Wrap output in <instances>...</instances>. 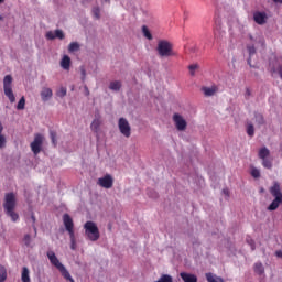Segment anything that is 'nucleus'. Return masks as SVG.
Listing matches in <instances>:
<instances>
[{"instance_id": "1", "label": "nucleus", "mask_w": 282, "mask_h": 282, "mask_svg": "<svg viewBox=\"0 0 282 282\" xmlns=\"http://www.w3.org/2000/svg\"><path fill=\"white\" fill-rule=\"evenodd\" d=\"M3 208L11 221H19V214L14 212V208H17V194L7 193L4 195Z\"/></svg>"}, {"instance_id": "2", "label": "nucleus", "mask_w": 282, "mask_h": 282, "mask_svg": "<svg viewBox=\"0 0 282 282\" xmlns=\"http://www.w3.org/2000/svg\"><path fill=\"white\" fill-rule=\"evenodd\" d=\"M46 257H47L50 263H52L54 265V268H56V270H58V272L62 274V276L66 281L76 282V281H74V278H72V274L69 273L67 268H65L63 262L61 260H58V257H56V253L54 251H47Z\"/></svg>"}, {"instance_id": "3", "label": "nucleus", "mask_w": 282, "mask_h": 282, "mask_svg": "<svg viewBox=\"0 0 282 282\" xmlns=\"http://www.w3.org/2000/svg\"><path fill=\"white\" fill-rule=\"evenodd\" d=\"M155 50L159 58H171L175 56L173 43H171L169 40H159Z\"/></svg>"}, {"instance_id": "4", "label": "nucleus", "mask_w": 282, "mask_h": 282, "mask_svg": "<svg viewBox=\"0 0 282 282\" xmlns=\"http://www.w3.org/2000/svg\"><path fill=\"white\" fill-rule=\"evenodd\" d=\"M269 191H270L272 197H274V199L269 205L268 210H276V208H279V206L282 205L281 184H279V182H274Z\"/></svg>"}, {"instance_id": "5", "label": "nucleus", "mask_w": 282, "mask_h": 282, "mask_svg": "<svg viewBox=\"0 0 282 282\" xmlns=\"http://www.w3.org/2000/svg\"><path fill=\"white\" fill-rule=\"evenodd\" d=\"M85 237L88 241H98L100 239V229L96 223L88 220L84 224Z\"/></svg>"}, {"instance_id": "6", "label": "nucleus", "mask_w": 282, "mask_h": 282, "mask_svg": "<svg viewBox=\"0 0 282 282\" xmlns=\"http://www.w3.org/2000/svg\"><path fill=\"white\" fill-rule=\"evenodd\" d=\"M64 226L69 235L70 239V249L76 250V234L74 232V220H72V217H69L68 214H65L63 216Z\"/></svg>"}, {"instance_id": "7", "label": "nucleus", "mask_w": 282, "mask_h": 282, "mask_svg": "<svg viewBox=\"0 0 282 282\" xmlns=\"http://www.w3.org/2000/svg\"><path fill=\"white\" fill-rule=\"evenodd\" d=\"M3 90L4 95L9 99L10 102H15L17 97H14V93L12 91V76L7 75L3 79Z\"/></svg>"}, {"instance_id": "8", "label": "nucleus", "mask_w": 282, "mask_h": 282, "mask_svg": "<svg viewBox=\"0 0 282 282\" xmlns=\"http://www.w3.org/2000/svg\"><path fill=\"white\" fill-rule=\"evenodd\" d=\"M118 129L123 138H131V123H129V120H127V118H119Z\"/></svg>"}, {"instance_id": "9", "label": "nucleus", "mask_w": 282, "mask_h": 282, "mask_svg": "<svg viewBox=\"0 0 282 282\" xmlns=\"http://www.w3.org/2000/svg\"><path fill=\"white\" fill-rule=\"evenodd\" d=\"M173 121L177 129V131H186V127H188V123L186 122V119L182 117L180 113L173 115Z\"/></svg>"}, {"instance_id": "10", "label": "nucleus", "mask_w": 282, "mask_h": 282, "mask_svg": "<svg viewBox=\"0 0 282 282\" xmlns=\"http://www.w3.org/2000/svg\"><path fill=\"white\" fill-rule=\"evenodd\" d=\"M43 147V135L35 134L33 142L31 143V151L34 155H39L41 153V149Z\"/></svg>"}, {"instance_id": "11", "label": "nucleus", "mask_w": 282, "mask_h": 282, "mask_svg": "<svg viewBox=\"0 0 282 282\" xmlns=\"http://www.w3.org/2000/svg\"><path fill=\"white\" fill-rule=\"evenodd\" d=\"M102 124V117L100 115H95L94 120L90 123V131L96 134V138L100 135V127Z\"/></svg>"}, {"instance_id": "12", "label": "nucleus", "mask_w": 282, "mask_h": 282, "mask_svg": "<svg viewBox=\"0 0 282 282\" xmlns=\"http://www.w3.org/2000/svg\"><path fill=\"white\" fill-rule=\"evenodd\" d=\"M97 184L101 186V188H111L113 186V177L107 174L104 177L98 178Z\"/></svg>"}, {"instance_id": "13", "label": "nucleus", "mask_w": 282, "mask_h": 282, "mask_svg": "<svg viewBox=\"0 0 282 282\" xmlns=\"http://www.w3.org/2000/svg\"><path fill=\"white\" fill-rule=\"evenodd\" d=\"M250 40L252 41L253 45H256V47H265V37H263V35L256 33L250 35Z\"/></svg>"}, {"instance_id": "14", "label": "nucleus", "mask_w": 282, "mask_h": 282, "mask_svg": "<svg viewBox=\"0 0 282 282\" xmlns=\"http://www.w3.org/2000/svg\"><path fill=\"white\" fill-rule=\"evenodd\" d=\"M253 21H256L258 25H265L268 22V14L265 12L257 11L253 13Z\"/></svg>"}, {"instance_id": "15", "label": "nucleus", "mask_w": 282, "mask_h": 282, "mask_svg": "<svg viewBox=\"0 0 282 282\" xmlns=\"http://www.w3.org/2000/svg\"><path fill=\"white\" fill-rule=\"evenodd\" d=\"M40 96L43 102H47L52 100V96H54V93L52 91V88L44 87L42 88Z\"/></svg>"}, {"instance_id": "16", "label": "nucleus", "mask_w": 282, "mask_h": 282, "mask_svg": "<svg viewBox=\"0 0 282 282\" xmlns=\"http://www.w3.org/2000/svg\"><path fill=\"white\" fill-rule=\"evenodd\" d=\"M59 66L65 72H69V69L72 68V57H69V55H63V57L59 62Z\"/></svg>"}, {"instance_id": "17", "label": "nucleus", "mask_w": 282, "mask_h": 282, "mask_svg": "<svg viewBox=\"0 0 282 282\" xmlns=\"http://www.w3.org/2000/svg\"><path fill=\"white\" fill-rule=\"evenodd\" d=\"M180 276L183 282H197V275L188 272H181Z\"/></svg>"}, {"instance_id": "18", "label": "nucleus", "mask_w": 282, "mask_h": 282, "mask_svg": "<svg viewBox=\"0 0 282 282\" xmlns=\"http://www.w3.org/2000/svg\"><path fill=\"white\" fill-rule=\"evenodd\" d=\"M247 51H248V54H249V58H248L247 63L250 67H254V65H252V57L254 56V54H257V48L252 44V45L247 46Z\"/></svg>"}, {"instance_id": "19", "label": "nucleus", "mask_w": 282, "mask_h": 282, "mask_svg": "<svg viewBox=\"0 0 282 282\" xmlns=\"http://www.w3.org/2000/svg\"><path fill=\"white\" fill-rule=\"evenodd\" d=\"M202 91L204 94V96L210 97V96H215L217 94V86H204L202 87Z\"/></svg>"}, {"instance_id": "20", "label": "nucleus", "mask_w": 282, "mask_h": 282, "mask_svg": "<svg viewBox=\"0 0 282 282\" xmlns=\"http://www.w3.org/2000/svg\"><path fill=\"white\" fill-rule=\"evenodd\" d=\"M109 89L115 93L120 91V89H122V82L120 80L110 82Z\"/></svg>"}, {"instance_id": "21", "label": "nucleus", "mask_w": 282, "mask_h": 282, "mask_svg": "<svg viewBox=\"0 0 282 282\" xmlns=\"http://www.w3.org/2000/svg\"><path fill=\"white\" fill-rule=\"evenodd\" d=\"M258 158H260V160H265L270 158V149H268L267 147L261 148L258 152Z\"/></svg>"}, {"instance_id": "22", "label": "nucleus", "mask_w": 282, "mask_h": 282, "mask_svg": "<svg viewBox=\"0 0 282 282\" xmlns=\"http://www.w3.org/2000/svg\"><path fill=\"white\" fill-rule=\"evenodd\" d=\"M21 281L22 282H32V280L30 279V269H28V267L22 268Z\"/></svg>"}, {"instance_id": "23", "label": "nucleus", "mask_w": 282, "mask_h": 282, "mask_svg": "<svg viewBox=\"0 0 282 282\" xmlns=\"http://www.w3.org/2000/svg\"><path fill=\"white\" fill-rule=\"evenodd\" d=\"M6 144H8V139L3 134V124L0 122V149H6Z\"/></svg>"}, {"instance_id": "24", "label": "nucleus", "mask_w": 282, "mask_h": 282, "mask_svg": "<svg viewBox=\"0 0 282 282\" xmlns=\"http://www.w3.org/2000/svg\"><path fill=\"white\" fill-rule=\"evenodd\" d=\"M254 272H256V274H259L260 276H262V274H265V268L263 267V263L257 262L254 264Z\"/></svg>"}, {"instance_id": "25", "label": "nucleus", "mask_w": 282, "mask_h": 282, "mask_svg": "<svg viewBox=\"0 0 282 282\" xmlns=\"http://www.w3.org/2000/svg\"><path fill=\"white\" fill-rule=\"evenodd\" d=\"M206 280L208 282H225L220 276L213 273H206Z\"/></svg>"}, {"instance_id": "26", "label": "nucleus", "mask_w": 282, "mask_h": 282, "mask_svg": "<svg viewBox=\"0 0 282 282\" xmlns=\"http://www.w3.org/2000/svg\"><path fill=\"white\" fill-rule=\"evenodd\" d=\"M141 30H142L143 36L147 37L148 41H153V34H151V31L147 25H143Z\"/></svg>"}, {"instance_id": "27", "label": "nucleus", "mask_w": 282, "mask_h": 282, "mask_svg": "<svg viewBox=\"0 0 282 282\" xmlns=\"http://www.w3.org/2000/svg\"><path fill=\"white\" fill-rule=\"evenodd\" d=\"M250 175H251V177H254V180H259V177H261V170H259L254 166H251L250 167Z\"/></svg>"}, {"instance_id": "28", "label": "nucleus", "mask_w": 282, "mask_h": 282, "mask_svg": "<svg viewBox=\"0 0 282 282\" xmlns=\"http://www.w3.org/2000/svg\"><path fill=\"white\" fill-rule=\"evenodd\" d=\"M78 50H80V44H78V42H72L68 45V52L70 53L78 52Z\"/></svg>"}, {"instance_id": "29", "label": "nucleus", "mask_w": 282, "mask_h": 282, "mask_svg": "<svg viewBox=\"0 0 282 282\" xmlns=\"http://www.w3.org/2000/svg\"><path fill=\"white\" fill-rule=\"evenodd\" d=\"M6 279H8V271L6 267H0V282H6Z\"/></svg>"}, {"instance_id": "30", "label": "nucleus", "mask_w": 282, "mask_h": 282, "mask_svg": "<svg viewBox=\"0 0 282 282\" xmlns=\"http://www.w3.org/2000/svg\"><path fill=\"white\" fill-rule=\"evenodd\" d=\"M262 166L264 169L271 170L272 169V159H270V158L262 159Z\"/></svg>"}, {"instance_id": "31", "label": "nucleus", "mask_w": 282, "mask_h": 282, "mask_svg": "<svg viewBox=\"0 0 282 282\" xmlns=\"http://www.w3.org/2000/svg\"><path fill=\"white\" fill-rule=\"evenodd\" d=\"M272 76H276L279 74L280 78L282 79V65H279L278 67H273L271 69Z\"/></svg>"}, {"instance_id": "32", "label": "nucleus", "mask_w": 282, "mask_h": 282, "mask_svg": "<svg viewBox=\"0 0 282 282\" xmlns=\"http://www.w3.org/2000/svg\"><path fill=\"white\" fill-rule=\"evenodd\" d=\"M56 96H57L58 98H65V96H67V88L61 87V88L57 90Z\"/></svg>"}, {"instance_id": "33", "label": "nucleus", "mask_w": 282, "mask_h": 282, "mask_svg": "<svg viewBox=\"0 0 282 282\" xmlns=\"http://www.w3.org/2000/svg\"><path fill=\"white\" fill-rule=\"evenodd\" d=\"M17 109L19 111L25 109V97H21V99L19 100V102L17 105Z\"/></svg>"}, {"instance_id": "34", "label": "nucleus", "mask_w": 282, "mask_h": 282, "mask_svg": "<svg viewBox=\"0 0 282 282\" xmlns=\"http://www.w3.org/2000/svg\"><path fill=\"white\" fill-rule=\"evenodd\" d=\"M188 69H189L191 76H195V70L199 69V65L198 64H192V65L188 66Z\"/></svg>"}, {"instance_id": "35", "label": "nucleus", "mask_w": 282, "mask_h": 282, "mask_svg": "<svg viewBox=\"0 0 282 282\" xmlns=\"http://www.w3.org/2000/svg\"><path fill=\"white\" fill-rule=\"evenodd\" d=\"M247 133H248V135H249L250 138H252V137L254 135V126H253V124L249 123V124L247 126Z\"/></svg>"}, {"instance_id": "36", "label": "nucleus", "mask_w": 282, "mask_h": 282, "mask_svg": "<svg viewBox=\"0 0 282 282\" xmlns=\"http://www.w3.org/2000/svg\"><path fill=\"white\" fill-rule=\"evenodd\" d=\"M55 39H59V41H63L65 39V33L63 30H55Z\"/></svg>"}, {"instance_id": "37", "label": "nucleus", "mask_w": 282, "mask_h": 282, "mask_svg": "<svg viewBox=\"0 0 282 282\" xmlns=\"http://www.w3.org/2000/svg\"><path fill=\"white\" fill-rule=\"evenodd\" d=\"M80 76L82 83H85V80H87V70L85 67H80Z\"/></svg>"}, {"instance_id": "38", "label": "nucleus", "mask_w": 282, "mask_h": 282, "mask_svg": "<svg viewBox=\"0 0 282 282\" xmlns=\"http://www.w3.org/2000/svg\"><path fill=\"white\" fill-rule=\"evenodd\" d=\"M46 39H47L48 41H54V39H56L55 31H48V32H46Z\"/></svg>"}, {"instance_id": "39", "label": "nucleus", "mask_w": 282, "mask_h": 282, "mask_svg": "<svg viewBox=\"0 0 282 282\" xmlns=\"http://www.w3.org/2000/svg\"><path fill=\"white\" fill-rule=\"evenodd\" d=\"M256 122L257 124H263L265 121L263 120V115H256Z\"/></svg>"}, {"instance_id": "40", "label": "nucleus", "mask_w": 282, "mask_h": 282, "mask_svg": "<svg viewBox=\"0 0 282 282\" xmlns=\"http://www.w3.org/2000/svg\"><path fill=\"white\" fill-rule=\"evenodd\" d=\"M93 13L96 19H100V8H94Z\"/></svg>"}, {"instance_id": "41", "label": "nucleus", "mask_w": 282, "mask_h": 282, "mask_svg": "<svg viewBox=\"0 0 282 282\" xmlns=\"http://www.w3.org/2000/svg\"><path fill=\"white\" fill-rule=\"evenodd\" d=\"M25 246H30L32 243V237L30 235L24 236Z\"/></svg>"}, {"instance_id": "42", "label": "nucleus", "mask_w": 282, "mask_h": 282, "mask_svg": "<svg viewBox=\"0 0 282 282\" xmlns=\"http://www.w3.org/2000/svg\"><path fill=\"white\" fill-rule=\"evenodd\" d=\"M51 140H52L53 144H56V133L55 132H51Z\"/></svg>"}, {"instance_id": "43", "label": "nucleus", "mask_w": 282, "mask_h": 282, "mask_svg": "<svg viewBox=\"0 0 282 282\" xmlns=\"http://www.w3.org/2000/svg\"><path fill=\"white\" fill-rule=\"evenodd\" d=\"M275 257H278V259H282V250H276Z\"/></svg>"}, {"instance_id": "44", "label": "nucleus", "mask_w": 282, "mask_h": 282, "mask_svg": "<svg viewBox=\"0 0 282 282\" xmlns=\"http://www.w3.org/2000/svg\"><path fill=\"white\" fill-rule=\"evenodd\" d=\"M84 94L85 96H89V87L84 86Z\"/></svg>"}, {"instance_id": "45", "label": "nucleus", "mask_w": 282, "mask_h": 282, "mask_svg": "<svg viewBox=\"0 0 282 282\" xmlns=\"http://www.w3.org/2000/svg\"><path fill=\"white\" fill-rule=\"evenodd\" d=\"M272 2L282 4V0H272Z\"/></svg>"}, {"instance_id": "46", "label": "nucleus", "mask_w": 282, "mask_h": 282, "mask_svg": "<svg viewBox=\"0 0 282 282\" xmlns=\"http://www.w3.org/2000/svg\"><path fill=\"white\" fill-rule=\"evenodd\" d=\"M248 96H250V89H246V97L248 98Z\"/></svg>"}, {"instance_id": "47", "label": "nucleus", "mask_w": 282, "mask_h": 282, "mask_svg": "<svg viewBox=\"0 0 282 282\" xmlns=\"http://www.w3.org/2000/svg\"><path fill=\"white\" fill-rule=\"evenodd\" d=\"M31 219H32L33 224L36 223V217H34V215L31 216Z\"/></svg>"}, {"instance_id": "48", "label": "nucleus", "mask_w": 282, "mask_h": 282, "mask_svg": "<svg viewBox=\"0 0 282 282\" xmlns=\"http://www.w3.org/2000/svg\"><path fill=\"white\" fill-rule=\"evenodd\" d=\"M224 193H225L226 195H228V191L224 189Z\"/></svg>"}, {"instance_id": "49", "label": "nucleus", "mask_w": 282, "mask_h": 282, "mask_svg": "<svg viewBox=\"0 0 282 282\" xmlns=\"http://www.w3.org/2000/svg\"><path fill=\"white\" fill-rule=\"evenodd\" d=\"M6 0H0V3H3Z\"/></svg>"}, {"instance_id": "50", "label": "nucleus", "mask_w": 282, "mask_h": 282, "mask_svg": "<svg viewBox=\"0 0 282 282\" xmlns=\"http://www.w3.org/2000/svg\"><path fill=\"white\" fill-rule=\"evenodd\" d=\"M104 1L108 2V1H110V0H104Z\"/></svg>"}]
</instances>
